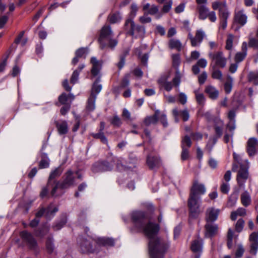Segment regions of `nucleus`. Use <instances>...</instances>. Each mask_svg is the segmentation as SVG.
Listing matches in <instances>:
<instances>
[{
	"mask_svg": "<svg viewBox=\"0 0 258 258\" xmlns=\"http://www.w3.org/2000/svg\"><path fill=\"white\" fill-rule=\"evenodd\" d=\"M206 188L204 185L195 180L191 188L189 196L200 199V196L204 194Z\"/></svg>",
	"mask_w": 258,
	"mask_h": 258,
	"instance_id": "10",
	"label": "nucleus"
},
{
	"mask_svg": "<svg viewBox=\"0 0 258 258\" xmlns=\"http://www.w3.org/2000/svg\"><path fill=\"white\" fill-rule=\"evenodd\" d=\"M108 19L110 23L114 24L119 22L121 17L119 13H116L109 15Z\"/></svg>",
	"mask_w": 258,
	"mask_h": 258,
	"instance_id": "45",
	"label": "nucleus"
},
{
	"mask_svg": "<svg viewBox=\"0 0 258 258\" xmlns=\"http://www.w3.org/2000/svg\"><path fill=\"white\" fill-rule=\"evenodd\" d=\"M240 202L242 205L245 207H247L251 204V198L250 193L247 191L244 190L240 195Z\"/></svg>",
	"mask_w": 258,
	"mask_h": 258,
	"instance_id": "26",
	"label": "nucleus"
},
{
	"mask_svg": "<svg viewBox=\"0 0 258 258\" xmlns=\"http://www.w3.org/2000/svg\"><path fill=\"white\" fill-rule=\"evenodd\" d=\"M79 75V72L78 70H76L74 71L70 80V82L72 84H75L78 80Z\"/></svg>",
	"mask_w": 258,
	"mask_h": 258,
	"instance_id": "59",
	"label": "nucleus"
},
{
	"mask_svg": "<svg viewBox=\"0 0 258 258\" xmlns=\"http://www.w3.org/2000/svg\"><path fill=\"white\" fill-rule=\"evenodd\" d=\"M234 21L235 23L244 26L247 22V16L243 10L235 11L234 15Z\"/></svg>",
	"mask_w": 258,
	"mask_h": 258,
	"instance_id": "18",
	"label": "nucleus"
},
{
	"mask_svg": "<svg viewBox=\"0 0 258 258\" xmlns=\"http://www.w3.org/2000/svg\"><path fill=\"white\" fill-rule=\"evenodd\" d=\"M80 249L83 253H93L96 251V247L92 242L87 239H82L79 243Z\"/></svg>",
	"mask_w": 258,
	"mask_h": 258,
	"instance_id": "14",
	"label": "nucleus"
},
{
	"mask_svg": "<svg viewBox=\"0 0 258 258\" xmlns=\"http://www.w3.org/2000/svg\"><path fill=\"white\" fill-rule=\"evenodd\" d=\"M247 44L246 42H243L241 46V51L238 52L235 54L234 59L236 63L242 61L247 55Z\"/></svg>",
	"mask_w": 258,
	"mask_h": 258,
	"instance_id": "19",
	"label": "nucleus"
},
{
	"mask_svg": "<svg viewBox=\"0 0 258 258\" xmlns=\"http://www.w3.org/2000/svg\"><path fill=\"white\" fill-rule=\"evenodd\" d=\"M145 32V28L142 26L138 25L136 29V34L135 37L136 38L138 37H142Z\"/></svg>",
	"mask_w": 258,
	"mask_h": 258,
	"instance_id": "52",
	"label": "nucleus"
},
{
	"mask_svg": "<svg viewBox=\"0 0 258 258\" xmlns=\"http://www.w3.org/2000/svg\"><path fill=\"white\" fill-rule=\"evenodd\" d=\"M160 114V111L156 110L154 114L152 116H147L144 120L143 124L146 126H149L151 124H155L158 121V117Z\"/></svg>",
	"mask_w": 258,
	"mask_h": 258,
	"instance_id": "25",
	"label": "nucleus"
},
{
	"mask_svg": "<svg viewBox=\"0 0 258 258\" xmlns=\"http://www.w3.org/2000/svg\"><path fill=\"white\" fill-rule=\"evenodd\" d=\"M209 56L214 62L212 67L224 68L226 66L227 59L222 51H216L209 53Z\"/></svg>",
	"mask_w": 258,
	"mask_h": 258,
	"instance_id": "5",
	"label": "nucleus"
},
{
	"mask_svg": "<svg viewBox=\"0 0 258 258\" xmlns=\"http://www.w3.org/2000/svg\"><path fill=\"white\" fill-rule=\"evenodd\" d=\"M234 39V36L231 34H229L227 36L226 41L225 49L231 51L233 48V42Z\"/></svg>",
	"mask_w": 258,
	"mask_h": 258,
	"instance_id": "41",
	"label": "nucleus"
},
{
	"mask_svg": "<svg viewBox=\"0 0 258 258\" xmlns=\"http://www.w3.org/2000/svg\"><path fill=\"white\" fill-rule=\"evenodd\" d=\"M58 211L57 207H54L52 204H50L46 209L44 208L41 209L36 214V218L41 217L44 214L47 217H50L53 214L56 213Z\"/></svg>",
	"mask_w": 258,
	"mask_h": 258,
	"instance_id": "17",
	"label": "nucleus"
},
{
	"mask_svg": "<svg viewBox=\"0 0 258 258\" xmlns=\"http://www.w3.org/2000/svg\"><path fill=\"white\" fill-rule=\"evenodd\" d=\"M192 143L190 137L186 135L181 140V148L188 149L191 146Z\"/></svg>",
	"mask_w": 258,
	"mask_h": 258,
	"instance_id": "38",
	"label": "nucleus"
},
{
	"mask_svg": "<svg viewBox=\"0 0 258 258\" xmlns=\"http://www.w3.org/2000/svg\"><path fill=\"white\" fill-rule=\"evenodd\" d=\"M248 81L255 85H258V71H251L248 75Z\"/></svg>",
	"mask_w": 258,
	"mask_h": 258,
	"instance_id": "35",
	"label": "nucleus"
},
{
	"mask_svg": "<svg viewBox=\"0 0 258 258\" xmlns=\"http://www.w3.org/2000/svg\"><path fill=\"white\" fill-rule=\"evenodd\" d=\"M138 25L135 24L132 19H128L124 24V28L128 34L134 36L136 34V29Z\"/></svg>",
	"mask_w": 258,
	"mask_h": 258,
	"instance_id": "22",
	"label": "nucleus"
},
{
	"mask_svg": "<svg viewBox=\"0 0 258 258\" xmlns=\"http://www.w3.org/2000/svg\"><path fill=\"white\" fill-rule=\"evenodd\" d=\"M91 135L94 139H100L103 144H107V139L104 136L103 132L99 131L98 133H92Z\"/></svg>",
	"mask_w": 258,
	"mask_h": 258,
	"instance_id": "43",
	"label": "nucleus"
},
{
	"mask_svg": "<svg viewBox=\"0 0 258 258\" xmlns=\"http://www.w3.org/2000/svg\"><path fill=\"white\" fill-rule=\"evenodd\" d=\"M197 10L199 14V19L204 20L208 18L211 22H215L217 17L215 11H210L209 9L205 5H198Z\"/></svg>",
	"mask_w": 258,
	"mask_h": 258,
	"instance_id": "4",
	"label": "nucleus"
},
{
	"mask_svg": "<svg viewBox=\"0 0 258 258\" xmlns=\"http://www.w3.org/2000/svg\"><path fill=\"white\" fill-rule=\"evenodd\" d=\"M203 241V239L200 237L192 241L190 245L191 250L195 253H197L198 255L196 256V258L200 257V254L202 252Z\"/></svg>",
	"mask_w": 258,
	"mask_h": 258,
	"instance_id": "15",
	"label": "nucleus"
},
{
	"mask_svg": "<svg viewBox=\"0 0 258 258\" xmlns=\"http://www.w3.org/2000/svg\"><path fill=\"white\" fill-rule=\"evenodd\" d=\"M138 11V8L135 4H133L131 5V11L130 12V18L129 19H132L133 20L135 16H136V13Z\"/></svg>",
	"mask_w": 258,
	"mask_h": 258,
	"instance_id": "55",
	"label": "nucleus"
},
{
	"mask_svg": "<svg viewBox=\"0 0 258 258\" xmlns=\"http://www.w3.org/2000/svg\"><path fill=\"white\" fill-rule=\"evenodd\" d=\"M100 82V78H98L96 79L95 82L94 83L92 86L91 93L96 95L99 93L102 89V86L100 84H99V82Z\"/></svg>",
	"mask_w": 258,
	"mask_h": 258,
	"instance_id": "40",
	"label": "nucleus"
},
{
	"mask_svg": "<svg viewBox=\"0 0 258 258\" xmlns=\"http://www.w3.org/2000/svg\"><path fill=\"white\" fill-rule=\"evenodd\" d=\"M158 82L159 84L162 87H164L165 90L167 91H170L171 90L173 85L171 82H168L165 78H161L158 80Z\"/></svg>",
	"mask_w": 258,
	"mask_h": 258,
	"instance_id": "34",
	"label": "nucleus"
},
{
	"mask_svg": "<svg viewBox=\"0 0 258 258\" xmlns=\"http://www.w3.org/2000/svg\"><path fill=\"white\" fill-rule=\"evenodd\" d=\"M168 45L171 49H175L177 51H179L182 49V43L181 42L176 39H171L168 42Z\"/></svg>",
	"mask_w": 258,
	"mask_h": 258,
	"instance_id": "31",
	"label": "nucleus"
},
{
	"mask_svg": "<svg viewBox=\"0 0 258 258\" xmlns=\"http://www.w3.org/2000/svg\"><path fill=\"white\" fill-rule=\"evenodd\" d=\"M66 223V220L63 219L60 220L59 222L55 223L52 226V228L54 231L60 230Z\"/></svg>",
	"mask_w": 258,
	"mask_h": 258,
	"instance_id": "54",
	"label": "nucleus"
},
{
	"mask_svg": "<svg viewBox=\"0 0 258 258\" xmlns=\"http://www.w3.org/2000/svg\"><path fill=\"white\" fill-rule=\"evenodd\" d=\"M172 65L175 70H179V66L180 63V58L179 55L178 54H173L172 55Z\"/></svg>",
	"mask_w": 258,
	"mask_h": 258,
	"instance_id": "46",
	"label": "nucleus"
},
{
	"mask_svg": "<svg viewBox=\"0 0 258 258\" xmlns=\"http://www.w3.org/2000/svg\"><path fill=\"white\" fill-rule=\"evenodd\" d=\"M233 231L231 229H229L227 233V246L228 248L230 249L233 244Z\"/></svg>",
	"mask_w": 258,
	"mask_h": 258,
	"instance_id": "49",
	"label": "nucleus"
},
{
	"mask_svg": "<svg viewBox=\"0 0 258 258\" xmlns=\"http://www.w3.org/2000/svg\"><path fill=\"white\" fill-rule=\"evenodd\" d=\"M20 236L30 248L35 249L36 247L37 242L31 233L23 231L20 233Z\"/></svg>",
	"mask_w": 258,
	"mask_h": 258,
	"instance_id": "12",
	"label": "nucleus"
},
{
	"mask_svg": "<svg viewBox=\"0 0 258 258\" xmlns=\"http://www.w3.org/2000/svg\"><path fill=\"white\" fill-rule=\"evenodd\" d=\"M143 9L144 11L148 10L147 14L154 15L158 12L159 8L157 6L153 5L150 6L149 4H146L143 6Z\"/></svg>",
	"mask_w": 258,
	"mask_h": 258,
	"instance_id": "32",
	"label": "nucleus"
},
{
	"mask_svg": "<svg viewBox=\"0 0 258 258\" xmlns=\"http://www.w3.org/2000/svg\"><path fill=\"white\" fill-rule=\"evenodd\" d=\"M75 179L73 172L72 170H68L64 175L63 181L59 185L60 187L64 189L73 186L75 184Z\"/></svg>",
	"mask_w": 258,
	"mask_h": 258,
	"instance_id": "13",
	"label": "nucleus"
},
{
	"mask_svg": "<svg viewBox=\"0 0 258 258\" xmlns=\"http://www.w3.org/2000/svg\"><path fill=\"white\" fill-rule=\"evenodd\" d=\"M206 236L212 237L216 235L218 232V226L212 223H207L205 226Z\"/></svg>",
	"mask_w": 258,
	"mask_h": 258,
	"instance_id": "27",
	"label": "nucleus"
},
{
	"mask_svg": "<svg viewBox=\"0 0 258 258\" xmlns=\"http://www.w3.org/2000/svg\"><path fill=\"white\" fill-rule=\"evenodd\" d=\"M146 163L150 169H153L160 167L161 160L158 157L149 155L147 157Z\"/></svg>",
	"mask_w": 258,
	"mask_h": 258,
	"instance_id": "20",
	"label": "nucleus"
},
{
	"mask_svg": "<svg viewBox=\"0 0 258 258\" xmlns=\"http://www.w3.org/2000/svg\"><path fill=\"white\" fill-rule=\"evenodd\" d=\"M197 102L199 105H203L205 104L206 98L203 93L198 92V91H195Z\"/></svg>",
	"mask_w": 258,
	"mask_h": 258,
	"instance_id": "47",
	"label": "nucleus"
},
{
	"mask_svg": "<svg viewBox=\"0 0 258 258\" xmlns=\"http://www.w3.org/2000/svg\"><path fill=\"white\" fill-rule=\"evenodd\" d=\"M111 123L113 125L119 127L122 124V121L118 116L115 115L113 117Z\"/></svg>",
	"mask_w": 258,
	"mask_h": 258,
	"instance_id": "60",
	"label": "nucleus"
},
{
	"mask_svg": "<svg viewBox=\"0 0 258 258\" xmlns=\"http://www.w3.org/2000/svg\"><path fill=\"white\" fill-rule=\"evenodd\" d=\"M249 240L250 242V253L255 255L258 249V232H253L250 234Z\"/></svg>",
	"mask_w": 258,
	"mask_h": 258,
	"instance_id": "16",
	"label": "nucleus"
},
{
	"mask_svg": "<svg viewBox=\"0 0 258 258\" xmlns=\"http://www.w3.org/2000/svg\"><path fill=\"white\" fill-rule=\"evenodd\" d=\"M246 215V210L242 207L238 208L236 211L231 213L230 218L232 221H235L237 216H245Z\"/></svg>",
	"mask_w": 258,
	"mask_h": 258,
	"instance_id": "29",
	"label": "nucleus"
},
{
	"mask_svg": "<svg viewBox=\"0 0 258 258\" xmlns=\"http://www.w3.org/2000/svg\"><path fill=\"white\" fill-rule=\"evenodd\" d=\"M199 199V198L190 196L188 198L187 205L189 211L190 218H197L201 212L200 204L198 203Z\"/></svg>",
	"mask_w": 258,
	"mask_h": 258,
	"instance_id": "7",
	"label": "nucleus"
},
{
	"mask_svg": "<svg viewBox=\"0 0 258 258\" xmlns=\"http://www.w3.org/2000/svg\"><path fill=\"white\" fill-rule=\"evenodd\" d=\"M101 163L103 165L104 171H110L113 168V164L112 163L106 161L101 162Z\"/></svg>",
	"mask_w": 258,
	"mask_h": 258,
	"instance_id": "63",
	"label": "nucleus"
},
{
	"mask_svg": "<svg viewBox=\"0 0 258 258\" xmlns=\"http://www.w3.org/2000/svg\"><path fill=\"white\" fill-rule=\"evenodd\" d=\"M46 247L48 253H52L54 249V244L53 243L52 237H49L47 238L46 241Z\"/></svg>",
	"mask_w": 258,
	"mask_h": 258,
	"instance_id": "44",
	"label": "nucleus"
},
{
	"mask_svg": "<svg viewBox=\"0 0 258 258\" xmlns=\"http://www.w3.org/2000/svg\"><path fill=\"white\" fill-rule=\"evenodd\" d=\"M131 219L137 231L142 232L150 239L149 250L151 258H163L168 244L159 238H154L159 231V225L148 221L147 215L142 211L133 212Z\"/></svg>",
	"mask_w": 258,
	"mask_h": 258,
	"instance_id": "1",
	"label": "nucleus"
},
{
	"mask_svg": "<svg viewBox=\"0 0 258 258\" xmlns=\"http://www.w3.org/2000/svg\"><path fill=\"white\" fill-rule=\"evenodd\" d=\"M69 99V96L65 93H62L58 97L59 102L61 104L65 105Z\"/></svg>",
	"mask_w": 258,
	"mask_h": 258,
	"instance_id": "57",
	"label": "nucleus"
},
{
	"mask_svg": "<svg viewBox=\"0 0 258 258\" xmlns=\"http://www.w3.org/2000/svg\"><path fill=\"white\" fill-rule=\"evenodd\" d=\"M245 222L243 219H239L236 222L235 226V230L236 232H240L244 227Z\"/></svg>",
	"mask_w": 258,
	"mask_h": 258,
	"instance_id": "50",
	"label": "nucleus"
},
{
	"mask_svg": "<svg viewBox=\"0 0 258 258\" xmlns=\"http://www.w3.org/2000/svg\"><path fill=\"white\" fill-rule=\"evenodd\" d=\"M96 95L93 93H91L90 97H89L87 104V109L89 111H92L94 110L95 108V100Z\"/></svg>",
	"mask_w": 258,
	"mask_h": 258,
	"instance_id": "33",
	"label": "nucleus"
},
{
	"mask_svg": "<svg viewBox=\"0 0 258 258\" xmlns=\"http://www.w3.org/2000/svg\"><path fill=\"white\" fill-rule=\"evenodd\" d=\"M248 167L240 165L236 177L237 183L240 187L244 186V183L248 178Z\"/></svg>",
	"mask_w": 258,
	"mask_h": 258,
	"instance_id": "9",
	"label": "nucleus"
},
{
	"mask_svg": "<svg viewBox=\"0 0 258 258\" xmlns=\"http://www.w3.org/2000/svg\"><path fill=\"white\" fill-rule=\"evenodd\" d=\"M233 79L230 76H228L227 77V81L224 84V90L226 93H229L232 90V88Z\"/></svg>",
	"mask_w": 258,
	"mask_h": 258,
	"instance_id": "39",
	"label": "nucleus"
},
{
	"mask_svg": "<svg viewBox=\"0 0 258 258\" xmlns=\"http://www.w3.org/2000/svg\"><path fill=\"white\" fill-rule=\"evenodd\" d=\"M182 77V74L179 70H177L175 72V76L172 80V83L175 87H178L180 83V80Z\"/></svg>",
	"mask_w": 258,
	"mask_h": 258,
	"instance_id": "48",
	"label": "nucleus"
},
{
	"mask_svg": "<svg viewBox=\"0 0 258 258\" xmlns=\"http://www.w3.org/2000/svg\"><path fill=\"white\" fill-rule=\"evenodd\" d=\"M220 190L223 194H227L229 190V184L227 183L223 182L220 187Z\"/></svg>",
	"mask_w": 258,
	"mask_h": 258,
	"instance_id": "64",
	"label": "nucleus"
},
{
	"mask_svg": "<svg viewBox=\"0 0 258 258\" xmlns=\"http://www.w3.org/2000/svg\"><path fill=\"white\" fill-rule=\"evenodd\" d=\"M180 115L184 121H187L189 117V112L187 109H184L180 112Z\"/></svg>",
	"mask_w": 258,
	"mask_h": 258,
	"instance_id": "58",
	"label": "nucleus"
},
{
	"mask_svg": "<svg viewBox=\"0 0 258 258\" xmlns=\"http://www.w3.org/2000/svg\"><path fill=\"white\" fill-rule=\"evenodd\" d=\"M124 161L122 158H119L116 161V168L119 171H126L129 167L124 164Z\"/></svg>",
	"mask_w": 258,
	"mask_h": 258,
	"instance_id": "37",
	"label": "nucleus"
},
{
	"mask_svg": "<svg viewBox=\"0 0 258 258\" xmlns=\"http://www.w3.org/2000/svg\"><path fill=\"white\" fill-rule=\"evenodd\" d=\"M56 126L60 135H64L68 133V126L67 122L66 121L57 122Z\"/></svg>",
	"mask_w": 258,
	"mask_h": 258,
	"instance_id": "30",
	"label": "nucleus"
},
{
	"mask_svg": "<svg viewBox=\"0 0 258 258\" xmlns=\"http://www.w3.org/2000/svg\"><path fill=\"white\" fill-rule=\"evenodd\" d=\"M205 36V32L202 29H199L196 31L195 36L190 32L188 33V38L190 41L191 45L196 47L200 45Z\"/></svg>",
	"mask_w": 258,
	"mask_h": 258,
	"instance_id": "8",
	"label": "nucleus"
},
{
	"mask_svg": "<svg viewBox=\"0 0 258 258\" xmlns=\"http://www.w3.org/2000/svg\"><path fill=\"white\" fill-rule=\"evenodd\" d=\"M49 230V226L46 225H44L41 229L36 231L35 234L37 237H43L48 233Z\"/></svg>",
	"mask_w": 258,
	"mask_h": 258,
	"instance_id": "36",
	"label": "nucleus"
},
{
	"mask_svg": "<svg viewBox=\"0 0 258 258\" xmlns=\"http://www.w3.org/2000/svg\"><path fill=\"white\" fill-rule=\"evenodd\" d=\"M216 68L217 67H212L211 77L214 79L221 80L222 78V73L220 70Z\"/></svg>",
	"mask_w": 258,
	"mask_h": 258,
	"instance_id": "42",
	"label": "nucleus"
},
{
	"mask_svg": "<svg viewBox=\"0 0 258 258\" xmlns=\"http://www.w3.org/2000/svg\"><path fill=\"white\" fill-rule=\"evenodd\" d=\"M246 151L250 157L254 156L258 151V140L254 138L248 139L247 142Z\"/></svg>",
	"mask_w": 258,
	"mask_h": 258,
	"instance_id": "11",
	"label": "nucleus"
},
{
	"mask_svg": "<svg viewBox=\"0 0 258 258\" xmlns=\"http://www.w3.org/2000/svg\"><path fill=\"white\" fill-rule=\"evenodd\" d=\"M113 33L109 26H103L100 30L98 39L100 48L103 49L106 47L113 49L117 44L118 41L112 38Z\"/></svg>",
	"mask_w": 258,
	"mask_h": 258,
	"instance_id": "2",
	"label": "nucleus"
},
{
	"mask_svg": "<svg viewBox=\"0 0 258 258\" xmlns=\"http://www.w3.org/2000/svg\"><path fill=\"white\" fill-rule=\"evenodd\" d=\"M158 119L162 123L164 127H166L168 126V122L165 114L163 113L161 114L160 113L158 117Z\"/></svg>",
	"mask_w": 258,
	"mask_h": 258,
	"instance_id": "56",
	"label": "nucleus"
},
{
	"mask_svg": "<svg viewBox=\"0 0 258 258\" xmlns=\"http://www.w3.org/2000/svg\"><path fill=\"white\" fill-rule=\"evenodd\" d=\"M96 243L100 246H113L114 241L113 239L110 238L102 237L97 238Z\"/></svg>",
	"mask_w": 258,
	"mask_h": 258,
	"instance_id": "28",
	"label": "nucleus"
},
{
	"mask_svg": "<svg viewBox=\"0 0 258 258\" xmlns=\"http://www.w3.org/2000/svg\"><path fill=\"white\" fill-rule=\"evenodd\" d=\"M219 213V210L214 208H209L206 212V219L207 222H213L217 220Z\"/></svg>",
	"mask_w": 258,
	"mask_h": 258,
	"instance_id": "21",
	"label": "nucleus"
},
{
	"mask_svg": "<svg viewBox=\"0 0 258 258\" xmlns=\"http://www.w3.org/2000/svg\"><path fill=\"white\" fill-rule=\"evenodd\" d=\"M62 170L60 167H58L52 171L49 175L48 178L47 186H49L51 185L53 186V189L51 190V194L52 196H54L57 189L58 188L59 184L58 182H56L54 179L56 177H59L61 174Z\"/></svg>",
	"mask_w": 258,
	"mask_h": 258,
	"instance_id": "6",
	"label": "nucleus"
},
{
	"mask_svg": "<svg viewBox=\"0 0 258 258\" xmlns=\"http://www.w3.org/2000/svg\"><path fill=\"white\" fill-rule=\"evenodd\" d=\"M244 252V249L241 245H239L237 246V248L236 249L235 252V256L236 258L240 257L242 256L243 253Z\"/></svg>",
	"mask_w": 258,
	"mask_h": 258,
	"instance_id": "61",
	"label": "nucleus"
},
{
	"mask_svg": "<svg viewBox=\"0 0 258 258\" xmlns=\"http://www.w3.org/2000/svg\"><path fill=\"white\" fill-rule=\"evenodd\" d=\"M49 165V159L47 157H43L41 160L39 167L40 169L46 168L48 167Z\"/></svg>",
	"mask_w": 258,
	"mask_h": 258,
	"instance_id": "53",
	"label": "nucleus"
},
{
	"mask_svg": "<svg viewBox=\"0 0 258 258\" xmlns=\"http://www.w3.org/2000/svg\"><path fill=\"white\" fill-rule=\"evenodd\" d=\"M91 63L92 65L91 69V74L94 76H96L99 73L102 67V62L98 60L95 57H92L91 58Z\"/></svg>",
	"mask_w": 258,
	"mask_h": 258,
	"instance_id": "23",
	"label": "nucleus"
},
{
	"mask_svg": "<svg viewBox=\"0 0 258 258\" xmlns=\"http://www.w3.org/2000/svg\"><path fill=\"white\" fill-rule=\"evenodd\" d=\"M189 157L188 149L182 148L181 158L183 161L187 160Z\"/></svg>",
	"mask_w": 258,
	"mask_h": 258,
	"instance_id": "62",
	"label": "nucleus"
},
{
	"mask_svg": "<svg viewBox=\"0 0 258 258\" xmlns=\"http://www.w3.org/2000/svg\"><path fill=\"white\" fill-rule=\"evenodd\" d=\"M205 92L212 100H216L219 96V91L213 86L209 85L206 86Z\"/></svg>",
	"mask_w": 258,
	"mask_h": 258,
	"instance_id": "24",
	"label": "nucleus"
},
{
	"mask_svg": "<svg viewBox=\"0 0 258 258\" xmlns=\"http://www.w3.org/2000/svg\"><path fill=\"white\" fill-rule=\"evenodd\" d=\"M213 10L218 11L220 19V28L224 30L227 25V20L230 16V12L225 1H216L212 3Z\"/></svg>",
	"mask_w": 258,
	"mask_h": 258,
	"instance_id": "3",
	"label": "nucleus"
},
{
	"mask_svg": "<svg viewBox=\"0 0 258 258\" xmlns=\"http://www.w3.org/2000/svg\"><path fill=\"white\" fill-rule=\"evenodd\" d=\"M92 171L94 173L104 171L103 165L101 163V162L96 163L94 164L92 167Z\"/></svg>",
	"mask_w": 258,
	"mask_h": 258,
	"instance_id": "51",
	"label": "nucleus"
}]
</instances>
